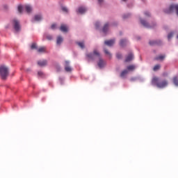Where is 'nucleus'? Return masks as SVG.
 Here are the masks:
<instances>
[{"mask_svg":"<svg viewBox=\"0 0 178 178\" xmlns=\"http://www.w3.org/2000/svg\"><path fill=\"white\" fill-rule=\"evenodd\" d=\"M88 60H95V59H99V62L97 63L99 67L102 68L105 66V61L101 58V54L97 51L94 50L93 53H90L86 55Z\"/></svg>","mask_w":178,"mask_h":178,"instance_id":"f257e3e1","label":"nucleus"},{"mask_svg":"<svg viewBox=\"0 0 178 178\" xmlns=\"http://www.w3.org/2000/svg\"><path fill=\"white\" fill-rule=\"evenodd\" d=\"M152 86H156L157 88H165V87H168V81L166 80H161L159 77L154 76L152 79Z\"/></svg>","mask_w":178,"mask_h":178,"instance_id":"f03ea898","label":"nucleus"},{"mask_svg":"<svg viewBox=\"0 0 178 178\" xmlns=\"http://www.w3.org/2000/svg\"><path fill=\"white\" fill-rule=\"evenodd\" d=\"M9 76V69L5 65L0 66V77L3 80H6V77Z\"/></svg>","mask_w":178,"mask_h":178,"instance_id":"7ed1b4c3","label":"nucleus"},{"mask_svg":"<svg viewBox=\"0 0 178 178\" xmlns=\"http://www.w3.org/2000/svg\"><path fill=\"white\" fill-rule=\"evenodd\" d=\"M175 10L177 15L178 16V4H172L169 9L164 10L165 13H172Z\"/></svg>","mask_w":178,"mask_h":178,"instance_id":"20e7f679","label":"nucleus"},{"mask_svg":"<svg viewBox=\"0 0 178 178\" xmlns=\"http://www.w3.org/2000/svg\"><path fill=\"white\" fill-rule=\"evenodd\" d=\"M13 24L15 31H19L20 30V22L19 20L14 19L13 20Z\"/></svg>","mask_w":178,"mask_h":178,"instance_id":"39448f33","label":"nucleus"},{"mask_svg":"<svg viewBox=\"0 0 178 178\" xmlns=\"http://www.w3.org/2000/svg\"><path fill=\"white\" fill-rule=\"evenodd\" d=\"M70 62L67 60H65L64 66H65V72H67L68 73L72 72V67H70Z\"/></svg>","mask_w":178,"mask_h":178,"instance_id":"423d86ee","label":"nucleus"},{"mask_svg":"<svg viewBox=\"0 0 178 178\" xmlns=\"http://www.w3.org/2000/svg\"><path fill=\"white\" fill-rule=\"evenodd\" d=\"M38 65L41 67H44V66H47V65H48V61L47 60H40L38 61Z\"/></svg>","mask_w":178,"mask_h":178,"instance_id":"0eeeda50","label":"nucleus"},{"mask_svg":"<svg viewBox=\"0 0 178 178\" xmlns=\"http://www.w3.org/2000/svg\"><path fill=\"white\" fill-rule=\"evenodd\" d=\"M140 23L143 24V26H144V27H146L147 29H152V27H154V26H150L148 24V23H147V22H145V20L143 19H140Z\"/></svg>","mask_w":178,"mask_h":178,"instance_id":"6e6552de","label":"nucleus"},{"mask_svg":"<svg viewBox=\"0 0 178 178\" xmlns=\"http://www.w3.org/2000/svg\"><path fill=\"white\" fill-rule=\"evenodd\" d=\"M105 45H107L108 47H112L113 44H115V39L110 40H106L104 41Z\"/></svg>","mask_w":178,"mask_h":178,"instance_id":"1a4fd4ad","label":"nucleus"},{"mask_svg":"<svg viewBox=\"0 0 178 178\" xmlns=\"http://www.w3.org/2000/svg\"><path fill=\"white\" fill-rule=\"evenodd\" d=\"M134 58V55H133L132 53H130L127 56L125 59V62H131V60H133Z\"/></svg>","mask_w":178,"mask_h":178,"instance_id":"9d476101","label":"nucleus"},{"mask_svg":"<svg viewBox=\"0 0 178 178\" xmlns=\"http://www.w3.org/2000/svg\"><path fill=\"white\" fill-rule=\"evenodd\" d=\"M76 12L77 13H81V15H83V13H86V12H87V9L85 7H79Z\"/></svg>","mask_w":178,"mask_h":178,"instance_id":"9b49d317","label":"nucleus"},{"mask_svg":"<svg viewBox=\"0 0 178 178\" xmlns=\"http://www.w3.org/2000/svg\"><path fill=\"white\" fill-rule=\"evenodd\" d=\"M60 31H63V33H67L69 29L67 28V26L65 24H62L60 27Z\"/></svg>","mask_w":178,"mask_h":178,"instance_id":"f8f14e48","label":"nucleus"},{"mask_svg":"<svg viewBox=\"0 0 178 178\" xmlns=\"http://www.w3.org/2000/svg\"><path fill=\"white\" fill-rule=\"evenodd\" d=\"M149 45H161L162 42H161V40L159 41L152 40L149 42Z\"/></svg>","mask_w":178,"mask_h":178,"instance_id":"ddd939ff","label":"nucleus"},{"mask_svg":"<svg viewBox=\"0 0 178 178\" xmlns=\"http://www.w3.org/2000/svg\"><path fill=\"white\" fill-rule=\"evenodd\" d=\"M129 73V71L127 70H124L121 73H120V77L122 79H124L126 76H127V74Z\"/></svg>","mask_w":178,"mask_h":178,"instance_id":"4468645a","label":"nucleus"},{"mask_svg":"<svg viewBox=\"0 0 178 178\" xmlns=\"http://www.w3.org/2000/svg\"><path fill=\"white\" fill-rule=\"evenodd\" d=\"M109 29V24L106 23L103 27L102 31L104 33H108V30Z\"/></svg>","mask_w":178,"mask_h":178,"instance_id":"2eb2a0df","label":"nucleus"},{"mask_svg":"<svg viewBox=\"0 0 178 178\" xmlns=\"http://www.w3.org/2000/svg\"><path fill=\"white\" fill-rule=\"evenodd\" d=\"M120 47H126V45H127V40L122 39L120 41Z\"/></svg>","mask_w":178,"mask_h":178,"instance_id":"dca6fc26","label":"nucleus"},{"mask_svg":"<svg viewBox=\"0 0 178 178\" xmlns=\"http://www.w3.org/2000/svg\"><path fill=\"white\" fill-rule=\"evenodd\" d=\"M135 70H136V65H129L127 67V70H128V72H133Z\"/></svg>","mask_w":178,"mask_h":178,"instance_id":"f3484780","label":"nucleus"},{"mask_svg":"<svg viewBox=\"0 0 178 178\" xmlns=\"http://www.w3.org/2000/svg\"><path fill=\"white\" fill-rule=\"evenodd\" d=\"M25 10H26L27 13H31V10H33V8H31L30 5H26Z\"/></svg>","mask_w":178,"mask_h":178,"instance_id":"a211bd4d","label":"nucleus"},{"mask_svg":"<svg viewBox=\"0 0 178 178\" xmlns=\"http://www.w3.org/2000/svg\"><path fill=\"white\" fill-rule=\"evenodd\" d=\"M76 44H78V46H79L80 48H81V49H84V48L86 47L84 42H77Z\"/></svg>","mask_w":178,"mask_h":178,"instance_id":"6ab92c4d","label":"nucleus"},{"mask_svg":"<svg viewBox=\"0 0 178 178\" xmlns=\"http://www.w3.org/2000/svg\"><path fill=\"white\" fill-rule=\"evenodd\" d=\"M34 19L35 20V22H40V20L42 19V17L40 15H36L34 17Z\"/></svg>","mask_w":178,"mask_h":178,"instance_id":"aec40b11","label":"nucleus"},{"mask_svg":"<svg viewBox=\"0 0 178 178\" xmlns=\"http://www.w3.org/2000/svg\"><path fill=\"white\" fill-rule=\"evenodd\" d=\"M165 55H161L155 58V60H163L165 59Z\"/></svg>","mask_w":178,"mask_h":178,"instance_id":"412c9836","label":"nucleus"},{"mask_svg":"<svg viewBox=\"0 0 178 178\" xmlns=\"http://www.w3.org/2000/svg\"><path fill=\"white\" fill-rule=\"evenodd\" d=\"M57 44H58V45H60V44H62V42H63V38H62V37H60V36H58V38H57Z\"/></svg>","mask_w":178,"mask_h":178,"instance_id":"4be33fe9","label":"nucleus"},{"mask_svg":"<svg viewBox=\"0 0 178 178\" xmlns=\"http://www.w3.org/2000/svg\"><path fill=\"white\" fill-rule=\"evenodd\" d=\"M46 48L44 47H40L38 49V52H39L40 54L42 53V52H45L46 51Z\"/></svg>","mask_w":178,"mask_h":178,"instance_id":"5701e85b","label":"nucleus"},{"mask_svg":"<svg viewBox=\"0 0 178 178\" xmlns=\"http://www.w3.org/2000/svg\"><path fill=\"white\" fill-rule=\"evenodd\" d=\"M173 83L175 84V86H177V87H178V78L177 76H175L173 78Z\"/></svg>","mask_w":178,"mask_h":178,"instance_id":"b1692460","label":"nucleus"},{"mask_svg":"<svg viewBox=\"0 0 178 178\" xmlns=\"http://www.w3.org/2000/svg\"><path fill=\"white\" fill-rule=\"evenodd\" d=\"M104 54H106V55H108L109 58H112V54L108 51V49H104Z\"/></svg>","mask_w":178,"mask_h":178,"instance_id":"393cba45","label":"nucleus"},{"mask_svg":"<svg viewBox=\"0 0 178 178\" xmlns=\"http://www.w3.org/2000/svg\"><path fill=\"white\" fill-rule=\"evenodd\" d=\"M159 69H161V65H156L154 68L153 70L154 72H156V70H159Z\"/></svg>","mask_w":178,"mask_h":178,"instance_id":"a878e982","label":"nucleus"},{"mask_svg":"<svg viewBox=\"0 0 178 178\" xmlns=\"http://www.w3.org/2000/svg\"><path fill=\"white\" fill-rule=\"evenodd\" d=\"M61 10L64 12V13H68L69 12V10L67 9V8L65 6H62Z\"/></svg>","mask_w":178,"mask_h":178,"instance_id":"bb28decb","label":"nucleus"},{"mask_svg":"<svg viewBox=\"0 0 178 178\" xmlns=\"http://www.w3.org/2000/svg\"><path fill=\"white\" fill-rule=\"evenodd\" d=\"M18 12H19V13H23V6H18Z\"/></svg>","mask_w":178,"mask_h":178,"instance_id":"cd10ccee","label":"nucleus"},{"mask_svg":"<svg viewBox=\"0 0 178 178\" xmlns=\"http://www.w3.org/2000/svg\"><path fill=\"white\" fill-rule=\"evenodd\" d=\"M31 49H37V44L33 43L31 46Z\"/></svg>","mask_w":178,"mask_h":178,"instance_id":"c85d7f7f","label":"nucleus"},{"mask_svg":"<svg viewBox=\"0 0 178 178\" xmlns=\"http://www.w3.org/2000/svg\"><path fill=\"white\" fill-rule=\"evenodd\" d=\"M46 38H47V40H49V41H51V40H52V35H47L46 36Z\"/></svg>","mask_w":178,"mask_h":178,"instance_id":"c756f323","label":"nucleus"},{"mask_svg":"<svg viewBox=\"0 0 178 178\" xmlns=\"http://www.w3.org/2000/svg\"><path fill=\"white\" fill-rule=\"evenodd\" d=\"M172 37H173V33H170L168 35V39L170 40V38H172Z\"/></svg>","mask_w":178,"mask_h":178,"instance_id":"7c9ffc66","label":"nucleus"},{"mask_svg":"<svg viewBox=\"0 0 178 178\" xmlns=\"http://www.w3.org/2000/svg\"><path fill=\"white\" fill-rule=\"evenodd\" d=\"M116 56H117V58H118V59H122V54H121L118 53V54H116Z\"/></svg>","mask_w":178,"mask_h":178,"instance_id":"2f4dec72","label":"nucleus"},{"mask_svg":"<svg viewBox=\"0 0 178 178\" xmlns=\"http://www.w3.org/2000/svg\"><path fill=\"white\" fill-rule=\"evenodd\" d=\"M56 27V24H53L52 25H51V29H52V30H55V28Z\"/></svg>","mask_w":178,"mask_h":178,"instance_id":"473e14b6","label":"nucleus"},{"mask_svg":"<svg viewBox=\"0 0 178 178\" xmlns=\"http://www.w3.org/2000/svg\"><path fill=\"white\" fill-rule=\"evenodd\" d=\"M145 16H147V17L151 16V14H149V13H148L147 11L145 12Z\"/></svg>","mask_w":178,"mask_h":178,"instance_id":"72a5a7b5","label":"nucleus"},{"mask_svg":"<svg viewBox=\"0 0 178 178\" xmlns=\"http://www.w3.org/2000/svg\"><path fill=\"white\" fill-rule=\"evenodd\" d=\"M129 16H130L129 14H127V15H123V19H127V17H129Z\"/></svg>","mask_w":178,"mask_h":178,"instance_id":"f704fd0d","label":"nucleus"},{"mask_svg":"<svg viewBox=\"0 0 178 178\" xmlns=\"http://www.w3.org/2000/svg\"><path fill=\"white\" fill-rule=\"evenodd\" d=\"M95 27H96V29H98V27H99V22L95 23Z\"/></svg>","mask_w":178,"mask_h":178,"instance_id":"c9c22d12","label":"nucleus"},{"mask_svg":"<svg viewBox=\"0 0 178 178\" xmlns=\"http://www.w3.org/2000/svg\"><path fill=\"white\" fill-rule=\"evenodd\" d=\"M38 76H42L44 74V73H42V72H38Z\"/></svg>","mask_w":178,"mask_h":178,"instance_id":"e433bc0d","label":"nucleus"},{"mask_svg":"<svg viewBox=\"0 0 178 178\" xmlns=\"http://www.w3.org/2000/svg\"><path fill=\"white\" fill-rule=\"evenodd\" d=\"M99 3L101 5L104 2V0H98Z\"/></svg>","mask_w":178,"mask_h":178,"instance_id":"4c0bfd02","label":"nucleus"},{"mask_svg":"<svg viewBox=\"0 0 178 178\" xmlns=\"http://www.w3.org/2000/svg\"><path fill=\"white\" fill-rule=\"evenodd\" d=\"M135 80H136V78H131V81H135Z\"/></svg>","mask_w":178,"mask_h":178,"instance_id":"58836bf2","label":"nucleus"},{"mask_svg":"<svg viewBox=\"0 0 178 178\" xmlns=\"http://www.w3.org/2000/svg\"><path fill=\"white\" fill-rule=\"evenodd\" d=\"M124 2H126L127 0H122Z\"/></svg>","mask_w":178,"mask_h":178,"instance_id":"ea45409f","label":"nucleus"},{"mask_svg":"<svg viewBox=\"0 0 178 178\" xmlns=\"http://www.w3.org/2000/svg\"><path fill=\"white\" fill-rule=\"evenodd\" d=\"M177 40H178V34H177Z\"/></svg>","mask_w":178,"mask_h":178,"instance_id":"a19ab883","label":"nucleus"},{"mask_svg":"<svg viewBox=\"0 0 178 178\" xmlns=\"http://www.w3.org/2000/svg\"><path fill=\"white\" fill-rule=\"evenodd\" d=\"M60 68H58V70H60Z\"/></svg>","mask_w":178,"mask_h":178,"instance_id":"79ce46f5","label":"nucleus"}]
</instances>
